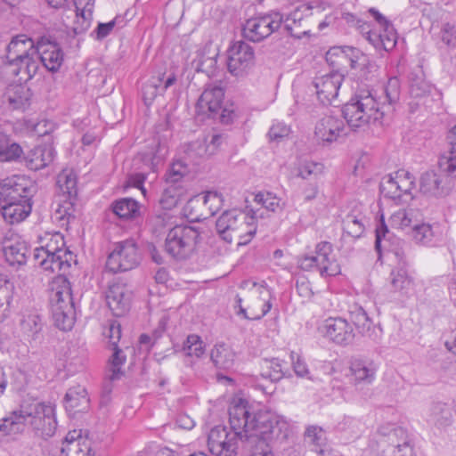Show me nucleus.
I'll return each mask as SVG.
<instances>
[{
	"instance_id": "2eb2a0df",
	"label": "nucleus",
	"mask_w": 456,
	"mask_h": 456,
	"mask_svg": "<svg viewBox=\"0 0 456 456\" xmlns=\"http://www.w3.org/2000/svg\"><path fill=\"white\" fill-rule=\"evenodd\" d=\"M37 191L36 184L21 175H12L0 181V201L28 202Z\"/></svg>"
},
{
	"instance_id": "c03bdc74",
	"label": "nucleus",
	"mask_w": 456,
	"mask_h": 456,
	"mask_svg": "<svg viewBox=\"0 0 456 456\" xmlns=\"http://www.w3.org/2000/svg\"><path fill=\"white\" fill-rule=\"evenodd\" d=\"M419 212L413 208H403L395 212L391 216L392 224L400 229H404L417 224Z\"/></svg>"
},
{
	"instance_id": "13d9d810",
	"label": "nucleus",
	"mask_w": 456,
	"mask_h": 456,
	"mask_svg": "<svg viewBox=\"0 0 456 456\" xmlns=\"http://www.w3.org/2000/svg\"><path fill=\"white\" fill-rule=\"evenodd\" d=\"M61 456H94L92 453L91 443L87 439L80 444H71L69 447H61Z\"/></svg>"
},
{
	"instance_id": "aec40b11",
	"label": "nucleus",
	"mask_w": 456,
	"mask_h": 456,
	"mask_svg": "<svg viewBox=\"0 0 456 456\" xmlns=\"http://www.w3.org/2000/svg\"><path fill=\"white\" fill-rule=\"evenodd\" d=\"M346 134L344 119L336 116H324L315 125L314 135L323 145L330 144Z\"/></svg>"
},
{
	"instance_id": "412c9836",
	"label": "nucleus",
	"mask_w": 456,
	"mask_h": 456,
	"mask_svg": "<svg viewBox=\"0 0 456 456\" xmlns=\"http://www.w3.org/2000/svg\"><path fill=\"white\" fill-rule=\"evenodd\" d=\"M3 252L6 263L16 269L27 264L30 248L27 241L18 236L5 237L3 241Z\"/></svg>"
},
{
	"instance_id": "4c0bfd02",
	"label": "nucleus",
	"mask_w": 456,
	"mask_h": 456,
	"mask_svg": "<svg viewBox=\"0 0 456 456\" xmlns=\"http://www.w3.org/2000/svg\"><path fill=\"white\" fill-rule=\"evenodd\" d=\"M438 226L429 224H414L412 237L416 242L426 246H433L439 239Z\"/></svg>"
},
{
	"instance_id": "f03ea898",
	"label": "nucleus",
	"mask_w": 456,
	"mask_h": 456,
	"mask_svg": "<svg viewBox=\"0 0 456 456\" xmlns=\"http://www.w3.org/2000/svg\"><path fill=\"white\" fill-rule=\"evenodd\" d=\"M28 424L37 436L44 439L53 436L57 428L54 407L37 403L25 410L12 411L0 420V436L21 434Z\"/></svg>"
},
{
	"instance_id": "f704fd0d",
	"label": "nucleus",
	"mask_w": 456,
	"mask_h": 456,
	"mask_svg": "<svg viewBox=\"0 0 456 456\" xmlns=\"http://www.w3.org/2000/svg\"><path fill=\"white\" fill-rule=\"evenodd\" d=\"M235 352L227 345L216 344L211 350L210 359L221 370H230L234 366Z\"/></svg>"
},
{
	"instance_id": "7ed1b4c3",
	"label": "nucleus",
	"mask_w": 456,
	"mask_h": 456,
	"mask_svg": "<svg viewBox=\"0 0 456 456\" xmlns=\"http://www.w3.org/2000/svg\"><path fill=\"white\" fill-rule=\"evenodd\" d=\"M342 114L348 126L356 130L380 123L387 110L385 103L379 102L371 91L362 89L344 105Z\"/></svg>"
},
{
	"instance_id": "6ab92c4d",
	"label": "nucleus",
	"mask_w": 456,
	"mask_h": 456,
	"mask_svg": "<svg viewBox=\"0 0 456 456\" xmlns=\"http://www.w3.org/2000/svg\"><path fill=\"white\" fill-rule=\"evenodd\" d=\"M320 333L329 340L339 346L351 344L354 333L351 324L344 318H328L318 328Z\"/></svg>"
},
{
	"instance_id": "3c124183",
	"label": "nucleus",
	"mask_w": 456,
	"mask_h": 456,
	"mask_svg": "<svg viewBox=\"0 0 456 456\" xmlns=\"http://www.w3.org/2000/svg\"><path fill=\"white\" fill-rule=\"evenodd\" d=\"M385 98L387 103H385L387 114L393 111V105L399 101L400 98V81L396 77L388 79L385 89Z\"/></svg>"
},
{
	"instance_id": "a18cd8bd",
	"label": "nucleus",
	"mask_w": 456,
	"mask_h": 456,
	"mask_svg": "<svg viewBox=\"0 0 456 456\" xmlns=\"http://www.w3.org/2000/svg\"><path fill=\"white\" fill-rule=\"evenodd\" d=\"M363 219L364 217L362 216L346 215L343 220L344 232L354 239L360 238L364 232Z\"/></svg>"
},
{
	"instance_id": "f3484780",
	"label": "nucleus",
	"mask_w": 456,
	"mask_h": 456,
	"mask_svg": "<svg viewBox=\"0 0 456 456\" xmlns=\"http://www.w3.org/2000/svg\"><path fill=\"white\" fill-rule=\"evenodd\" d=\"M343 80L344 76L338 71L316 77L308 87V93L310 95H315L320 104H331L338 94Z\"/></svg>"
},
{
	"instance_id": "e433bc0d",
	"label": "nucleus",
	"mask_w": 456,
	"mask_h": 456,
	"mask_svg": "<svg viewBox=\"0 0 456 456\" xmlns=\"http://www.w3.org/2000/svg\"><path fill=\"white\" fill-rule=\"evenodd\" d=\"M111 208L113 213L122 219H133L140 215V205L132 198L117 200L112 203Z\"/></svg>"
},
{
	"instance_id": "c85d7f7f",
	"label": "nucleus",
	"mask_w": 456,
	"mask_h": 456,
	"mask_svg": "<svg viewBox=\"0 0 456 456\" xmlns=\"http://www.w3.org/2000/svg\"><path fill=\"white\" fill-rule=\"evenodd\" d=\"M32 200L28 202H3L0 213L8 224L14 225L23 222L31 213Z\"/></svg>"
},
{
	"instance_id": "4be33fe9",
	"label": "nucleus",
	"mask_w": 456,
	"mask_h": 456,
	"mask_svg": "<svg viewBox=\"0 0 456 456\" xmlns=\"http://www.w3.org/2000/svg\"><path fill=\"white\" fill-rule=\"evenodd\" d=\"M132 297V290L126 284L116 282L109 287L106 301L114 315L122 316L129 311Z\"/></svg>"
},
{
	"instance_id": "79ce46f5",
	"label": "nucleus",
	"mask_w": 456,
	"mask_h": 456,
	"mask_svg": "<svg viewBox=\"0 0 456 456\" xmlns=\"http://www.w3.org/2000/svg\"><path fill=\"white\" fill-rule=\"evenodd\" d=\"M53 218L61 227H67L70 221L76 218L74 204L71 200L68 198V200L59 203L54 210Z\"/></svg>"
},
{
	"instance_id": "c9c22d12",
	"label": "nucleus",
	"mask_w": 456,
	"mask_h": 456,
	"mask_svg": "<svg viewBox=\"0 0 456 456\" xmlns=\"http://www.w3.org/2000/svg\"><path fill=\"white\" fill-rule=\"evenodd\" d=\"M284 362L279 358L262 359L260 362L259 375L272 383L280 381L285 375L283 371Z\"/></svg>"
},
{
	"instance_id": "864d4df0",
	"label": "nucleus",
	"mask_w": 456,
	"mask_h": 456,
	"mask_svg": "<svg viewBox=\"0 0 456 456\" xmlns=\"http://www.w3.org/2000/svg\"><path fill=\"white\" fill-rule=\"evenodd\" d=\"M255 201L272 212L281 211L284 208V201L270 191L258 192Z\"/></svg>"
},
{
	"instance_id": "bf43d9fd",
	"label": "nucleus",
	"mask_w": 456,
	"mask_h": 456,
	"mask_svg": "<svg viewBox=\"0 0 456 456\" xmlns=\"http://www.w3.org/2000/svg\"><path fill=\"white\" fill-rule=\"evenodd\" d=\"M207 155L209 154L206 142L199 140L190 142L185 151V159L195 164L198 163L200 159H202Z\"/></svg>"
},
{
	"instance_id": "473e14b6",
	"label": "nucleus",
	"mask_w": 456,
	"mask_h": 456,
	"mask_svg": "<svg viewBox=\"0 0 456 456\" xmlns=\"http://www.w3.org/2000/svg\"><path fill=\"white\" fill-rule=\"evenodd\" d=\"M358 28L360 30V33L363 36V37L371 45H373V47L376 50H384L386 52H388L394 49L392 45V37H384L382 36L381 31L372 28L370 24L367 22H362L358 25Z\"/></svg>"
},
{
	"instance_id": "393cba45",
	"label": "nucleus",
	"mask_w": 456,
	"mask_h": 456,
	"mask_svg": "<svg viewBox=\"0 0 456 456\" xmlns=\"http://www.w3.org/2000/svg\"><path fill=\"white\" fill-rule=\"evenodd\" d=\"M349 317L355 328L363 337H367L373 341H378L381 338V329L373 324L362 306L354 304L350 306Z\"/></svg>"
},
{
	"instance_id": "774afa93",
	"label": "nucleus",
	"mask_w": 456,
	"mask_h": 456,
	"mask_svg": "<svg viewBox=\"0 0 456 456\" xmlns=\"http://www.w3.org/2000/svg\"><path fill=\"white\" fill-rule=\"evenodd\" d=\"M290 359L296 375L300 378H306L311 379L310 371L305 361L295 352H291Z\"/></svg>"
},
{
	"instance_id": "4468645a",
	"label": "nucleus",
	"mask_w": 456,
	"mask_h": 456,
	"mask_svg": "<svg viewBox=\"0 0 456 456\" xmlns=\"http://www.w3.org/2000/svg\"><path fill=\"white\" fill-rule=\"evenodd\" d=\"M249 223L246 222V216L237 209L224 211L216 220V227L220 237L231 243L234 237L242 239L244 236L251 238L256 233V228H248Z\"/></svg>"
},
{
	"instance_id": "6e6552de",
	"label": "nucleus",
	"mask_w": 456,
	"mask_h": 456,
	"mask_svg": "<svg viewBox=\"0 0 456 456\" xmlns=\"http://www.w3.org/2000/svg\"><path fill=\"white\" fill-rule=\"evenodd\" d=\"M224 99V88L221 82H216L206 86L197 102L200 113L208 118H218L223 124H229L233 118V110L223 107Z\"/></svg>"
},
{
	"instance_id": "9b49d317",
	"label": "nucleus",
	"mask_w": 456,
	"mask_h": 456,
	"mask_svg": "<svg viewBox=\"0 0 456 456\" xmlns=\"http://www.w3.org/2000/svg\"><path fill=\"white\" fill-rule=\"evenodd\" d=\"M142 259L138 245L133 239L114 243L106 261V269L112 273H125L134 269Z\"/></svg>"
},
{
	"instance_id": "a19ab883",
	"label": "nucleus",
	"mask_w": 456,
	"mask_h": 456,
	"mask_svg": "<svg viewBox=\"0 0 456 456\" xmlns=\"http://www.w3.org/2000/svg\"><path fill=\"white\" fill-rule=\"evenodd\" d=\"M390 279L394 291L400 292L403 295H406L413 284L412 278L404 268L393 270L390 274Z\"/></svg>"
},
{
	"instance_id": "a878e982",
	"label": "nucleus",
	"mask_w": 456,
	"mask_h": 456,
	"mask_svg": "<svg viewBox=\"0 0 456 456\" xmlns=\"http://www.w3.org/2000/svg\"><path fill=\"white\" fill-rule=\"evenodd\" d=\"M176 81V76L174 73H159L152 77L142 88V100L144 104L150 106L157 95L163 94L167 88L173 86Z\"/></svg>"
},
{
	"instance_id": "58836bf2",
	"label": "nucleus",
	"mask_w": 456,
	"mask_h": 456,
	"mask_svg": "<svg viewBox=\"0 0 456 456\" xmlns=\"http://www.w3.org/2000/svg\"><path fill=\"white\" fill-rule=\"evenodd\" d=\"M190 172L188 164L183 160H176L172 163L166 174V183L168 187L182 186L183 179Z\"/></svg>"
},
{
	"instance_id": "052dcab7",
	"label": "nucleus",
	"mask_w": 456,
	"mask_h": 456,
	"mask_svg": "<svg viewBox=\"0 0 456 456\" xmlns=\"http://www.w3.org/2000/svg\"><path fill=\"white\" fill-rule=\"evenodd\" d=\"M94 2V0H73L77 16L80 15L83 19V22L86 23L85 28L81 30H86L89 27V20L93 13Z\"/></svg>"
},
{
	"instance_id": "9d476101",
	"label": "nucleus",
	"mask_w": 456,
	"mask_h": 456,
	"mask_svg": "<svg viewBox=\"0 0 456 456\" xmlns=\"http://www.w3.org/2000/svg\"><path fill=\"white\" fill-rule=\"evenodd\" d=\"M304 271H318L322 277H331L340 273V265L333 254V245L321 241L315 247L314 256H305L298 261Z\"/></svg>"
},
{
	"instance_id": "dca6fc26",
	"label": "nucleus",
	"mask_w": 456,
	"mask_h": 456,
	"mask_svg": "<svg viewBox=\"0 0 456 456\" xmlns=\"http://www.w3.org/2000/svg\"><path fill=\"white\" fill-rule=\"evenodd\" d=\"M255 65V50L248 43L234 42L227 50V69L234 77H243Z\"/></svg>"
},
{
	"instance_id": "39448f33",
	"label": "nucleus",
	"mask_w": 456,
	"mask_h": 456,
	"mask_svg": "<svg viewBox=\"0 0 456 456\" xmlns=\"http://www.w3.org/2000/svg\"><path fill=\"white\" fill-rule=\"evenodd\" d=\"M270 424L265 428L252 429L246 442L250 446V456H274L271 442L273 440H284L289 436V424L281 417L272 412Z\"/></svg>"
},
{
	"instance_id": "338daca9",
	"label": "nucleus",
	"mask_w": 456,
	"mask_h": 456,
	"mask_svg": "<svg viewBox=\"0 0 456 456\" xmlns=\"http://www.w3.org/2000/svg\"><path fill=\"white\" fill-rule=\"evenodd\" d=\"M324 167L322 163L318 162H305L298 168V176L303 179H308L312 175H318L322 174Z\"/></svg>"
},
{
	"instance_id": "de8ad7c7",
	"label": "nucleus",
	"mask_w": 456,
	"mask_h": 456,
	"mask_svg": "<svg viewBox=\"0 0 456 456\" xmlns=\"http://www.w3.org/2000/svg\"><path fill=\"white\" fill-rule=\"evenodd\" d=\"M375 232V249L378 252L379 256L380 257L383 250H390V240L392 239V233L386 225L384 219H381V221L376 227Z\"/></svg>"
},
{
	"instance_id": "37998d69",
	"label": "nucleus",
	"mask_w": 456,
	"mask_h": 456,
	"mask_svg": "<svg viewBox=\"0 0 456 456\" xmlns=\"http://www.w3.org/2000/svg\"><path fill=\"white\" fill-rule=\"evenodd\" d=\"M22 153V149L18 143H10L7 136L0 134V162L17 160Z\"/></svg>"
},
{
	"instance_id": "b1692460",
	"label": "nucleus",
	"mask_w": 456,
	"mask_h": 456,
	"mask_svg": "<svg viewBox=\"0 0 456 456\" xmlns=\"http://www.w3.org/2000/svg\"><path fill=\"white\" fill-rule=\"evenodd\" d=\"M56 157V151L52 143L45 142L29 150L23 156L26 167L33 171L43 169L51 165Z\"/></svg>"
},
{
	"instance_id": "0e129e2a",
	"label": "nucleus",
	"mask_w": 456,
	"mask_h": 456,
	"mask_svg": "<svg viewBox=\"0 0 456 456\" xmlns=\"http://www.w3.org/2000/svg\"><path fill=\"white\" fill-rule=\"evenodd\" d=\"M439 165L448 175L456 178V148H451L447 153L444 154Z\"/></svg>"
},
{
	"instance_id": "ddd939ff",
	"label": "nucleus",
	"mask_w": 456,
	"mask_h": 456,
	"mask_svg": "<svg viewBox=\"0 0 456 456\" xmlns=\"http://www.w3.org/2000/svg\"><path fill=\"white\" fill-rule=\"evenodd\" d=\"M64 240L60 233L53 234L50 241L45 247L37 248L34 250V258L45 270L59 272L65 268L67 260H62V255H69L72 258V253L67 248H63Z\"/></svg>"
},
{
	"instance_id": "20e7f679",
	"label": "nucleus",
	"mask_w": 456,
	"mask_h": 456,
	"mask_svg": "<svg viewBox=\"0 0 456 456\" xmlns=\"http://www.w3.org/2000/svg\"><path fill=\"white\" fill-rule=\"evenodd\" d=\"M51 291L50 303L54 324L61 330H70L76 319L70 282L64 275H58L51 283Z\"/></svg>"
},
{
	"instance_id": "f8f14e48",
	"label": "nucleus",
	"mask_w": 456,
	"mask_h": 456,
	"mask_svg": "<svg viewBox=\"0 0 456 456\" xmlns=\"http://www.w3.org/2000/svg\"><path fill=\"white\" fill-rule=\"evenodd\" d=\"M329 7L323 1H311L302 4L289 12L284 20V28L295 38L309 36L311 29L308 25V16L314 12L321 13Z\"/></svg>"
},
{
	"instance_id": "423d86ee",
	"label": "nucleus",
	"mask_w": 456,
	"mask_h": 456,
	"mask_svg": "<svg viewBox=\"0 0 456 456\" xmlns=\"http://www.w3.org/2000/svg\"><path fill=\"white\" fill-rule=\"evenodd\" d=\"M200 231L193 226L178 224L171 228L166 237L165 250L176 260L188 259L195 250Z\"/></svg>"
},
{
	"instance_id": "6e6d98bb",
	"label": "nucleus",
	"mask_w": 456,
	"mask_h": 456,
	"mask_svg": "<svg viewBox=\"0 0 456 456\" xmlns=\"http://www.w3.org/2000/svg\"><path fill=\"white\" fill-rule=\"evenodd\" d=\"M379 433L384 436H387L388 441L392 445L398 443H403V441H408L406 430L402 427H398L394 424L379 428Z\"/></svg>"
},
{
	"instance_id": "a211bd4d",
	"label": "nucleus",
	"mask_w": 456,
	"mask_h": 456,
	"mask_svg": "<svg viewBox=\"0 0 456 456\" xmlns=\"http://www.w3.org/2000/svg\"><path fill=\"white\" fill-rule=\"evenodd\" d=\"M282 18L265 15L246 20L242 27V37L252 42H261L276 31L281 25Z\"/></svg>"
},
{
	"instance_id": "e2e57ef3",
	"label": "nucleus",
	"mask_w": 456,
	"mask_h": 456,
	"mask_svg": "<svg viewBox=\"0 0 456 456\" xmlns=\"http://www.w3.org/2000/svg\"><path fill=\"white\" fill-rule=\"evenodd\" d=\"M200 200L208 207L210 216H214L219 210L224 201L222 194L213 191H207Z\"/></svg>"
},
{
	"instance_id": "5fc2aeb1",
	"label": "nucleus",
	"mask_w": 456,
	"mask_h": 456,
	"mask_svg": "<svg viewBox=\"0 0 456 456\" xmlns=\"http://www.w3.org/2000/svg\"><path fill=\"white\" fill-rule=\"evenodd\" d=\"M57 183L67 198L72 200L77 195V180L72 172L63 171L58 175Z\"/></svg>"
},
{
	"instance_id": "2f4dec72",
	"label": "nucleus",
	"mask_w": 456,
	"mask_h": 456,
	"mask_svg": "<svg viewBox=\"0 0 456 456\" xmlns=\"http://www.w3.org/2000/svg\"><path fill=\"white\" fill-rule=\"evenodd\" d=\"M338 50L348 60L350 67L362 71L364 76L372 72L376 67L374 61H370L369 56L358 48L344 46Z\"/></svg>"
},
{
	"instance_id": "680f3d73",
	"label": "nucleus",
	"mask_w": 456,
	"mask_h": 456,
	"mask_svg": "<svg viewBox=\"0 0 456 456\" xmlns=\"http://www.w3.org/2000/svg\"><path fill=\"white\" fill-rule=\"evenodd\" d=\"M305 439L307 443L314 445L316 448H321L326 440L325 433L323 429L317 426L308 427L305 432ZM316 451L318 449H315ZM320 452H322V450L320 449Z\"/></svg>"
},
{
	"instance_id": "09e8293b",
	"label": "nucleus",
	"mask_w": 456,
	"mask_h": 456,
	"mask_svg": "<svg viewBox=\"0 0 456 456\" xmlns=\"http://www.w3.org/2000/svg\"><path fill=\"white\" fill-rule=\"evenodd\" d=\"M369 12L379 25V28L378 30L381 31L382 36L384 37H392V45L393 47H395L397 42V33L394 28L393 24L375 8H370Z\"/></svg>"
},
{
	"instance_id": "69168bd1",
	"label": "nucleus",
	"mask_w": 456,
	"mask_h": 456,
	"mask_svg": "<svg viewBox=\"0 0 456 456\" xmlns=\"http://www.w3.org/2000/svg\"><path fill=\"white\" fill-rule=\"evenodd\" d=\"M433 420L440 426L448 425L451 422L452 415L444 403H437L433 406Z\"/></svg>"
},
{
	"instance_id": "0eeeda50",
	"label": "nucleus",
	"mask_w": 456,
	"mask_h": 456,
	"mask_svg": "<svg viewBox=\"0 0 456 456\" xmlns=\"http://www.w3.org/2000/svg\"><path fill=\"white\" fill-rule=\"evenodd\" d=\"M415 184V176L410 171L399 169L383 178L379 191L384 198L395 204H405L413 200Z\"/></svg>"
},
{
	"instance_id": "c756f323",
	"label": "nucleus",
	"mask_w": 456,
	"mask_h": 456,
	"mask_svg": "<svg viewBox=\"0 0 456 456\" xmlns=\"http://www.w3.org/2000/svg\"><path fill=\"white\" fill-rule=\"evenodd\" d=\"M43 328L42 317L36 312L25 314L20 320V330L29 343L37 345L42 342Z\"/></svg>"
},
{
	"instance_id": "49530a36",
	"label": "nucleus",
	"mask_w": 456,
	"mask_h": 456,
	"mask_svg": "<svg viewBox=\"0 0 456 456\" xmlns=\"http://www.w3.org/2000/svg\"><path fill=\"white\" fill-rule=\"evenodd\" d=\"M110 349L113 351L112 355L109 361L110 374L109 379L110 381L118 380L123 375L121 367L125 364L126 356L118 346H112Z\"/></svg>"
},
{
	"instance_id": "7c9ffc66",
	"label": "nucleus",
	"mask_w": 456,
	"mask_h": 456,
	"mask_svg": "<svg viewBox=\"0 0 456 456\" xmlns=\"http://www.w3.org/2000/svg\"><path fill=\"white\" fill-rule=\"evenodd\" d=\"M350 372V379L354 386L368 385L375 379L376 367L372 362L355 359L351 362Z\"/></svg>"
},
{
	"instance_id": "603ef678",
	"label": "nucleus",
	"mask_w": 456,
	"mask_h": 456,
	"mask_svg": "<svg viewBox=\"0 0 456 456\" xmlns=\"http://www.w3.org/2000/svg\"><path fill=\"white\" fill-rule=\"evenodd\" d=\"M14 285L6 278L0 279V317H4L12 300Z\"/></svg>"
},
{
	"instance_id": "ea45409f",
	"label": "nucleus",
	"mask_w": 456,
	"mask_h": 456,
	"mask_svg": "<svg viewBox=\"0 0 456 456\" xmlns=\"http://www.w3.org/2000/svg\"><path fill=\"white\" fill-rule=\"evenodd\" d=\"M190 172L188 164L183 160H176L172 163L166 174V183L168 187L182 186L183 179Z\"/></svg>"
},
{
	"instance_id": "5701e85b",
	"label": "nucleus",
	"mask_w": 456,
	"mask_h": 456,
	"mask_svg": "<svg viewBox=\"0 0 456 456\" xmlns=\"http://www.w3.org/2000/svg\"><path fill=\"white\" fill-rule=\"evenodd\" d=\"M37 63L39 64L40 61L51 72L58 71L63 62V52L61 47L56 43L42 37L37 42Z\"/></svg>"
},
{
	"instance_id": "f257e3e1",
	"label": "nucleus",
	"mask_w": 456,
	"mask_h": 456,
	"mask_svg": "<svg viewBox=\"0 0 456 456\" xmlns=\"http://www.w3.org/2000/svg\"><path fill=\"white\" fill-rule=\"evenodd\" d=\"M272 412L256 407L242 398L234 400L229 407L231 430L224 426L214 427L208 439L210 452L216 456H235L239 441H246L252 429L267 428Z\"/></svg>"
},
{
	"instance_id": "cd10ccee",
	"label": "nucleus",
	"mask_w": 456,
	"mask_h": 456,
	"mask_svg": "<svg viewBox=\"0 0 456 456\" xmlns=\"http://www.w3.org/2000/svg\"><path fill=\"white\" fill-rule=\"evenodd\" d=\"M30 88L24 84H11L7 86L4 94V100L12 110H26L31 100Z\"/></svg>"
},
{
	"instance_id": "1a4fd4ad",
	"label": "nucleus",
	"mask_w": 456,
	"mask_h": 456,
	"mask_svg": "<svg viewBox=\"0 0 456 456\" xmlns=\"http://www.w3.org/2000/svg\"><path fill=\"white\" fill-rule=\"evenodd\" d=\"M37 45L25 35L14 37L6 46V63H23L26 65L28 78H32L39 69Z\"/></svg>"
},
{
	"instance_id": "8fccbe9b",
	"label": "nucleus",
	"mask_w": 456,
	"mask_h": 456,
	"mask_svg": "<svg viewBox=\"0 0 456 456\" xmlns=\"http://www.w3.org/2000/svg\"><path fill=\"white\" fill-rule=\"evenodd\" d=\"M185 189L183 186L178 187H167L159 200V204L164 209H172L175 208L181 198L184 194Z\"/></svg>"
},
{
	"instance_id": "bb28decb",
	"label": "nucleus",
	"mask_w": 456,
	"mask_h": 456,
	"mask_svg": "<svg viewBox=\"0 0 456 456\" xmlns=\"http://www.w3.org/2000/svg\"><path fill=\"white\" fill-rule=\"evenodd\" d=\"M419 191L428 198H444L449 193V187L444 177L434 171L423 173L419 179Z\"/></svg>"
},
{
	"instance_id": "4d7b16f0",
	"label": "nucleus",
	"mask_w": 456,
	"mask_h": 456,
	"mask_svg": "<svg viewBox=\"0 0 456 456\" xmlns=\"http://www.w3.org/2000/svg\"><path fill=\"white\" fill-rule=\"evenodd\" d=\"M182 350L185 355L195 356L196 358H200L205 352L203 341L200 336L195 334H191L187 337Z\"/></svg>"
},
{
	"instance_id": "72a5a7b5",
	"label": "nucleus",
	"mask_w": 456,
	"mask_h": 456,
	"mask_svg": "<svg viewBox=\"0 0 456 456\" xmlns=\"http://www.w3.org/2000/svg\"><path fill=\"white\" fill-rule=\"evenodd\" d=\"M67 411H82L88 408L89 399L84 387L77 386L68 390L64 397Z\"/></svg>"
}]
</instances>
